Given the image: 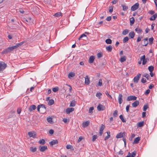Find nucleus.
I'll return each instance as SVG.
<instances>
[{"label": "nucleus", "mask_w": 157, "mask_h": 157, "mask_svg": "<svg viewBox=\"0 0 157 157\" xmlns=\"http://www.w3.org/2000/svg\"><path fill=\"white\" fill-rule=\"evenodd\" d=\"M40 110H41L40 113H44L46 111V108L45 105L44 104L40 105Z\"/></svg>", "instance_id": "obj_1"}, {"label": "nucleus", "mask_w": 157, "mask_h": 157, "mask_svg": "<svg viewBox=\"0 0 157 157\" xmlns=\"http://www.w3.org/2000/svg\"><path fill=\"white\" fill-rule=\"evenodd\" d=\"M139 6V3L138 2L136 3L132 6L131 10L133 11H135L138 8Z\"/></svg>", "instance_id": "obj_2"}, {"label": "nucleus", "mask_w": 157, "mask_h": 157, "mask_svg": "<svg viewBox=\"0 0 157 157\" xmlns=\"http://www.w3.org/2000/svg\"><path fill=\"white\" fill-rule=\"evenodd\" d=\"M6 64L3 62H0V71L4 70L6 67Z\"/></svg>", "instance_id": "obj_3"}, {"label": "nucleus", "mask_w": 157, "mask_h": 157, "mask_svg": "<svg viewBox=\"0 0 157 157\" xmlns=\"http://www.w3.org/2000/svg\"><path fill=\"white\" fill-rule=\"evenodd\" d=\"M141 74H138L137 75L134 77L133 79V81L136 83H137L141 76Z\"/></svg>", "instance_id": "obj_4"}, {"label": "nucleus", "mask_w": 157, "mask_h": 157, "mask_svg": "<svg viewBox=\"0 0 157 157\" xmlns=\"http://www.w3.org/2000/svg\"><path fill=\"white\" fill-rule=\"evenodd\" d=\"M97 109L99 111H103L105 109V107L101 104H99L97 107Z\"/></svg>", "instance_id": "obj_5"}, {"label": "nucleus", "mask_w": 157, "mask_h": 157, "mask_svg": "<svg viewBox=\"0 0 157 157\" xmlns=\"http://www.w3.org/2000/svg\"><path fill=\"white\" fill-rule=\"evenodd\" d=\"M137 99V97L134 96H128L127 99V101H132V100H136Z\"/></svg>", "instance_id": "obj_6"}, {"label": "nucleus", "mask_w": 157, "mask_h": 157, "mask_svg": "<svg viewBox=\"0 0 157 157\" xmlns=\"http://www.w3.org/2000/svg\"><path fill=\"white\" fill-rule=\"evenodd\" d=\"M123 96L121 94H119L118 97V101L119 104H121L123 102Z\"/></svg>", "instance_id": "obj_7"}, {"label": "nucleus", "mask_w": 157, "mask_h": 157, "mask_svg": "<svg viewBox=\"0 0 157 157\" xmlns=\"http://www.w3.org/2000/svg\"><path fill=\"white\" fill-rule=\"evenodd\" d=\"M58 141L56 140H53L49 142V144L51 146H53L54 145H56L58 144Z\"/></svg>", "instance_id": "obj_8"}, {"label": "nucleus", "mask_w": 157, "mask_h": 157, "mask_svg": "<svg viewBox=\"0 0 157 157\" xmlns=\"http://www.w3.org/2000/svg\"><path fill=\"white\" fill-rule=\"evenodd\" d=\"M140 60L143 61L142 64L143 65H145L147 62V59H145V55H143L140 58Z\"/></svg>", "instance_id": "obj_9"}, {"label": "nucleus", "mask_w": 157, "mask_h": 157, "mask_svg": "<svg viewBox=\"0 0 157 157\" xmlns=\"http://www.w3.org/2000/svg\"><path fill=\"white\" fill-rule=\"evenodd\" d=\"M105 128V125L103 124H101V126L99 130V135L101 136L103 133V131Z\"/></svg>", "instance_id": "obj_10"}, {"label": "nucleus", "mask_w": 157, "mask_h": 157, "mask_svg": "<svg viewBox=\"0 0 157 157\" xmlns=\"http://www.w3.org/2000/svg\"><path fill=\"white\" fill-rule=\"evenodd\" d=\"M125 132H123V133L120 132L117 135L116 137L117 138H120L123 137L124 135H125Z\"/></svg>", "instance_id": "obj_11"}, {"label": "nucleus", "mask_w": 157, "mask_h": 157, "mask_svg": "<svg viewBox=\"0 0 157 157\" xmlns=\"http://www.w3.org/2000/svg\"><path fill=\"white\" fill-rule=\"evenodd\" d=\"M28 135L30 137H32L35 138L36 137V134L34 132H28Z\"/></svg>", "instance_id": "obj_12"}, {"label": "nucleus", "mask_w": 157, "mask_h": 157, "mask_svg": "<svg viewBox=\"0 0 157 157\" xmlns=\"http://www.w3.org/2000/svg\"><path fill=\"white\" fill-rule=\"evenodd\" d=\"M90 83L89 78L88 76L86 75L85 77V84L88 85Z\"/></svg>", "instance_id": "obj_13"}, {"label": "nucleus", "mask_w": 157, "mask_h": 157, "mask_svg": "<svg viewBox=\"0 0 157 157\" xmlns=\"http://www.w3.org/2000/svg\"><path fill=\"white\" fill-rule=\"evenodd\" d=\"M74 109L73 108H67L66 109V112L67 114H69L70 113L73 111Z\"/></svg>", "instance_id": "obj_14"}, {"label": "nucleus", "mask_w": 157, "mask_h": 157, "mask_svg": "<svg viewBox=\"0 0 157 157\" xmlns=\"http://www.w3.org/2000/svg\"><path fill=\"white\" fill-rule=\"evenodd\" d=\"M47 149V147L46 146H40L39 148V150L41 152H43Z\"/></svg>", "instance_id": "obj_15"}, {"label": "nucleus", "mask_w": 157, "mask_h": 157, "mask_svg": "<svg viewBox=\"0 0 157 157\" xmlns=\"http://www.w3.org/2000/svg\"><path fill=\"white\" fill-rule=\"evenodd\" d=\"M36 108V106L35 105H32L29 108V112H31L33 110H35Z\"/></svg>", "instance_id": "obj_16"}, {"label": "nucleus", "mask_w": 157, "mask_h": 157, "mask_svg": "<svg viewBox=\"0 0 157 157\" xmlns=\"http://www.w3.org/2000/svg\"><path fill=\"white\" fill-rule=\"evenodd\" d=\"M95 59L94 57L92 56L89 58V62L90 63H93Z\"/></svg>", "instance_id": "obj_17"}, {"label": "nucleus", "mask_w": 157, "mask_h": 157, "mask_svg": "<svg viewBox=\"0 0 157 157\" xmlns=\"http://www.w3.org/2000/svg\"><path fill=\"white\" fill-rule=\"evenodd\" d=\"M139 104V101H136L132 104V105L133 107H136Z\"/></svg>", "instance_id": "obj_18"}, {"label": "nucleus", "mask_w": 157, "mask_h": 157, "mask_svg": "<svg viewBox=\"0 0 157 157\" xmlns=\"http://www.w3.org/2000/svg\"><path fill=\"white\" fill-rule=\"evenodd\" d=\"M157 17V13H155L151 16L149 20L151 21L155 20Z\"/></svg>", "instance_id": "obj_19"}, {"label": "nucleus", "mask_w": 157, "mask_h": 157, "mask_svg": "<svg viewBox=\"0 0 157 157\" xmlns=\"http://www.w3.org/2000/svg\"><path fill=\"white\" fill-rule=\"evenodd\" d=\"M140 140V138L139 137H137L134 140L133 142V144H138L139 141Z\"/></svg>", "instance_id": "obj_20"}, {"label": "nucleus", "mask_w": 157, "mask_h": 157, "mask_svg": "<svg viewBox=\"0 0 157 157\" xmlns=\"http://www.w3.org/2000/svg\"><path fill=\"white\" fill-rule=\"evenodd\" d=\"M135 33L133 32H130L128 34V36L130 38H133L135 36Z\"/></svg>", "instance_id": "obj_21"}, {"label": "nucleus", "mask_w": 157, "mask_h": 157, "mask_svg": "<svg viewBox=\"0 0 157 157\" xmlns=\"http://www.w3.org/2000/svg\"><path fill=\"white\" fill-rule=\"evenodd\" d=\"M113 49V47L111 45H109L108 46H107L106 47V49L109 52H111L112 51Z\"/></svg>", "instance_id": "obj_22"}, {"label": "nucleus", "mask_w": 157, "mask_h": 157, "mask_svg": "<svg viewBox=\"0 0 157 157\" xmlns=\"http://www.w3.org/2000/svg\"><path fill=\"white\" fill-rule=\"evenodd\" d=\"M106 16V15L105 12H104L101 14H100V17L101 19H103Z\"/></svg>", "instance_id": "obj_23"}, {"label": "nucleus", "mask_w": 157, "mask_h": 157, "mask_svg": "<svg viewBox=\"0 0 157 157\" xmlns=\"http://www.w3.org/2000/svg\"><path fill=\"white\" fill-rule=\"evenodd\" d=\"M10 52V49L9 48H7L3 50L2 51V53L4 54H6L8 52Z\"/></svg>", "instance_id": "obj_24"}, {"label": "nucleus", "mask_w": 157, "mask_h": 157, "mask_svg": "<svg viewBox=\"0 0 157 157\" xmlns=\"http://www.w3.org/2000/svg\"><path fill=\"white\" fill-rule=\"evenodd\" d=\"M90 123V122L89 121H87L83 122L82 124L83 126L84 127H86L88 126Z\"/></svg>", "instance_id": "obj_25"}, {"label": "nucleus", "mask_w": 157, "mask_h": 157, "mask_svg": "<svg viewBox=\"0 0 157 157\" xmlns=\"http://www.w3.org/2000/svg\"><path fill=\"white\" fill-rule=\"evenodd\" d=\"M75 75V74L73 72H70L68 75V77L71 78V77H73Z\"/></svg>", "instance_id": "obj_26"}, {"label": "nucleus", "mask_w": 157, "mask_h": 157, "mask_svg": "<svg viewBox=\"0 0 157 157\" xmlns=\"http://www.w3.org/2000/svg\"><path fill=\"white\" fill-rule=\"evenodd\" d=\"M102 80L101 79H100L99 80V81L98 84L96 86L97 87L98 86H102Z\"/></svg>", "instance_id": "obj_27"}, {"label": "nucleus", "mask_w": 157, "mask_h": 157, "mask_svg": "<svg viewBox=\"0 0 157 157\" xmlns=\"http://www.w3.org/2000/svg\"><path fill=\"white\" fill-rule=\"evenodd\" d=\"M130 25H131L133 24L135 22V19L133 17H132L130 19Z\"/></svg>", "instance_id": "obj_28"}, {"label": "nucleus", "mask_w": 157, "mask_h": 157, "mask_svg": "<svg viewBox=\"0 0 157 157\" xmlns=\"http://www.w3.org/2000/svg\"><path fill=\"white\" fill-rule=\"evenodd\" d=\"M121 6L122 7V10L124 11L127 10L128 9V6L124 5H122Z\"/></svg>", "instance_id": "obj_29"}, {"label": "nucleus", "mask_w": 157, "mask_h": 157, "mask_svg": "<svg viewBox=\"0 0 157 157\" xmlns=\"http://www.w3.org/2000/svg\"><path fill=\"white\" fill-rule=\"evenodd\" d=\"M38 143L40 144H42V145H44L45 144V141L44 139H41L39 140Z\"/></svg>", "instance_id": "obj_30"}, {"label": "nucleus", "mask_w": 157, "mask_h": 157, "mask_svg": "<svg viewBox=\"0 0 157 157\" xmlns=\"http://www.w3.org/2000/svg\"><path fill=\"white\" fill-rule=\"evenodd\" d=\"M144 122H139L137 123V126L139 127H141L144 125Z\"/></svg>", "instance_id": "obj_31"}, {"label": "nucleus", "mask_w": 157, "mask_h": 157, "mask_svg": "<svg viewBox=\"0 0 157 157\" xmlns=\"http://www.w3.org/2000/svg\"><path fill=\"white\" fill-rule=\"evenodd\" d=\"M30 150L33 152H35L36 151V148L35 147H31L30 148Z\"/></svg>", "instance_id": "obj_32"}, {"label": "nucleus", "mask_w": 157, "mask_h": 157, "mask_svg": "<svg viewBox=\"0 0 157 157\" xmlns=\"http://www.w3.org/2000/svg\"><path fill=\"white\" fill-rule=\"evenodd\" d=\"M75 105V100L72 101L70 104V106L74 107Z\"/></svg>", "instance_id": "obj_33"}, {"label": "nucleus", "mask_w": 157, "mask_h": 157, "mask_svg": "<svg viewBox=\"0 0 157 157\" xmlns=\"http://www.w3.org/2000/svg\"><path fill=\"white\" fill-rule=\"evenodd\" d=\"M126 60V57L125 56H123V57H121L120 59V61L121 62H123L125 61Z\"/></svg>", "instance_id": "obj_34"}, {"label": "nucleus", "mask_w": 157, "mask_h": 157, "mask_svg": "<svg viewBox=\"0 0 157 157\" xmlns=\"http://www.w3.org/2000/svg\"><path fill=\"white\" fill-rule=\"evenodd\" d=\"M61 14L62 13L61 12H59L55 13L54 16L57 17H59L61 15Z\"/></svg>", "instance_id": "obj_35"}, {"label": "nucleus", "mask_w": 157, "mask_h": 157, "mask_svg": "<svg viewBox=\"0 0 157 157\" xmlns=\"http://www.w3.org/2000/svg\"><path fill=\"white\" fill-rule=\"evenodd\" d=\"M154 67L152 66L148 67V69L150 72H152L154 70Z\"/></svg>", "instance_id": "obj_36"}, {"label": "nucleus", "mask_w": 157, "mask_h": 157, "mask_svg": "<svg viewBox=\"0 0 157 157\" xmlns=\"http://www.w3.org/2000/svg\"><path fill=\"white\" fill-rule=\"evenodd\" d=\"M54 101L53 99H51L49 100L48 102V105H52L54 103Z\"/></svg>", "instance_id": "obj_37"}, {"label": "nucleus", "mask_w": 157, "mask_h": 157, "mask_svg": "<svg viewBox=\"0 0 157 157\" xmlns=\"http://www.w3.org/2000/svg\"><path fill=\"white\" fill-rule=\"evenodd\" d=\"M105 41L106 43L108 44H110L112 43V40L109 39H106Z\"/></svg>", "instance_id": "obj_38"}, {"label": "nucleus", "mask_w": 157, "mask_h": 157, "mask_svg": "<svg viewBox=\"0 0 157 157\" xmlns=\"http://www.w3.org/2000/svg\"><path fill=\"white\" fill-rule=\"evenodd\" d=\"M119 117L120 119L121 120L122 122H125L126 121L125 119H124L123 118V115H121L119 116Z\"/></svg>", "instance_id": "obj_39"}, {"label": "nucleus", "mask_w": 157, "mask_h": 157, "mask_svg": "<svg viewBox=\"0 0 157 157\" xmlns=\"http://www.w3.org/2000/svg\"><path fill=\"white\" fill-rule=\"evenodd\" d=\"M135 30L138 33H140L142 32V30L139 28H136Z\"/></svg>", "instance_id": "obj_40"}, {"label": "nucleus", "mask_w": 157, "mask_h": 157, "mask_svg": "<svg viewBox=\"0 0 157 157\" xmlns=\"http://www.w3.org/2000/svg\"><path fill=\"white\" fill-rule=\"evenodd\" d=\"M48 122L51 124L52 122V118L51 117H48L47 119Z\"/></svg>", "instance_id": "obj_41"}, {"label": "nucleus", "mask_w": 157, "mask_h": 157, "mask_svg": "<svg viewBox=\"0 0 157 157\" xmlns=\"http://www.w3.org/2000/svg\"><path fill=\"white\" fill-rule=\"evenodd\" d=\"M94 109L93 107H90L89 109V112L90 113H93V110Z\"/></svg>", "instance_id": "obj_42"}, {"label": "nucleus", "mask_w": 157, "mask_h": 157, "mask_svg": "<svg viewBox=\"0 0 157 157\" xmlns=\"http://www.w3.org/2000/svg\"><path fill=\"white\" fill-rule=\"evenodd\" d=\"M128 40V38L127 36H126L123 39V42L124 43L126 42Z\"/></svg>", "instance_id": "obj_43"}, {"label": "nucleus", "mask_w": 157, "mask_h": 157, "mask_svg": "<svg viewBox=\"0 0 157 157\" xmlns=\"http://www.w3.org/2000/svg\"><path fill=\"white\" fill-rule=\"evenodd\" d=\"M105 94H106V95L109 98H110L111 99H112V96L109 94L108 92L107 91H106L105 92Z\"/></svg>", "instance_id": "obj_44"}, {"label": "nucleus", "mask_w": 157, "mask_h": 157, "mask_svg": "<svg viewBox=\"0 0 157 157\" xmlns=\"http://www.w3.org/2000/svg\"><path fill=\"white\" fill-rule=\"evenodd\" d=\"M24 43V41H22V42H20V43H17L16 44L17 47H18L20 46H21Z\"/></svg>", "instance_id": "obj_45"}, {"label": "nucleus", "mask_w": 157, "mask_h": 157, "mask_svg": "<svg viewBox=\"0 0 157 157\" xmlns=\"http://www.w3.org/2000/svg\"><path fill=\"white\" fill-rule=\"evenodd\" d=\"M129 32L128 30L126 29L123 31L122 34L124 35H125Z\"/></svg>", "instance_id": "obj_46"}, {"label": "nucleus", "mask_w": 157, "mask_h": 157, "mask_svg": "<svg viewBox=\"0 0 157 157\" xmlns=\"http://www.w3.org/2000/svg\"><path fill=\"white\" fill-rule=\"evenodd\" d=\"M154 40V38L153 37L150 38L149 39V43L151 44L153 43V41Z\"/></svg>", "instance_id": "obj_47"}, {"label": "nucleus", "mask_w": 157, "mask_h": 157, "mask_svg": "<svg viewBox=\"0 0 157 157\" xmlns=\"http://www.w3.org/2000/svg\"><path fill=\"white\" fill-rule=\"evenodd\" d=\"M103 55L102 53L101 52H99L97 54V56L98 58H100L102 57Z\"/></svg>", "instance_id": "obj_48"}, {"label": "nucleus", "mask_w": 157, "mask_h": 157, "mask_svg": "<svg viewBox=\"0 0 157 157\" xmlns=\"http://www.w3.org/2000/svg\"><path fill=\"white\" fill-rule=\"evenodd\" d=\"M98 136L97 135H94L92 136V141L94 142L96 139H97Z\"/></svg>", "instance_id": "obj_49"}, {"label": "nucleus", "mask_w": 157, "mask_h": 157, "mask_svg": "<svg viewBox=\"0 0 157 157\" xmlns=\"http://www.w3.org/2000/svg\"><path fill=\"white\" fill-rule=\"evenodd\" d=\"M117 113H118V111L117 110H115L113 114V116L114 117H117Z\"/></svg>", "instance_id": "obj_50"}, {"label": "nucleus", "mask_w": 157, "mask_h": 157, "mask_svg": "<svg viewBox=\"0 0 157 157\" xmlns=\"http://www.w3.org/2000/svg\"><path fill=\"white\" fill-rule=\"evenodd\" d=\"M137 152L136 151H134L131 154V157H134L136 154Z\"/></svg>", "instance_id": "obj_51"}, {"label": "nucleus", "mask_w": 157, "mask_h": 157, "mask_svg": "<svg viewBox=\"0 0 157 157\" xmlns=\"http://www.w3.org/2000/svg\"><path fill=\"white\" fill-rule=\"evenodd\" d=\"M102 95V94L100 92L97 93L96 94V96L99 98H100V96Z\"/></svg>", "instance_id": "obj_52"}, {"label": "nucleus", "mask_w": 157, "mask_h": 157, "mask_svg": "<svg viewBox=\"0 0 157 157\" xmlns=\"http://www.w3.org/2000/svg\"><path fill=\"white\" fill-rule=\"evenodd\" d=\"M148 106L147 105H144L143 107V111H146L147 109L148 108Z\"/></svg>", "instance_id": "obj_53"}, {"label": "nucleus", "mask_w": 157, "mask_h": 157, "mask_svg": "<svg viewBox=\"0 0 157 157\" xmlns=\"http://www.w3.org/2000/svg\"><path fill=\"white\" fill-rule=\"evenodd\" d=\"M58 90H59L58 87H57L54 88L52 89V90L54 92H56Z\"/></svg>", "instance_id": "obj_54"}, {"label": "nucleus", "mask_w": 157, "mask_h": 157, "mask_svg": "<svg viewBox=\"0 0 157 157\" xmlns=\"http://www.w3.org/2000/svg\"><path fill=\"white\" fill-rule=\"evenodd\" d=\"M144 76L148 80L150 78V76L149 75L147 74H145Z\"/></svg>", "instance_id": "obj_55"}, {"label": "nucleus", "mask_w": 157, "mask_h": 157, "mask_svg": "<svg viewBox=\"0 0 157 157\" xmlns=\"http://www.w3.org/2000/svg\"><path fill=\"white\" fill-rule=\"evenodd\" d=\"M113 6H110L109 7V12L111 13L113 12Z\"/></svg>", "instance_id": "obj_56"}, {"label": "nucleus", "mask_w": 157, "mask_h": 157, "mask_svg": "<svg viewBox=\"0 0 157 157\" xmlns=\"http://www.w3.org/2000/svg\"><path fill=\"white\" fill-rule=\"evenodd\" d=\"M148 13H149L150 14L153 15L155 13V12L153 10H151L149 11L148 12Z\"/></svg>", "instance_id": "obj_57"}, {"label": "nucleus", "mask_w": 157, "mask_h": 157, "mask_svg": "<svg viewBox=\"0 0 157 157\" xmlns=\"http://www.w3.org/2000/svg\"><path fill=\"white\" fill-rule=\"evenodd\" d=\"M66 85L67 86H68L69 87V91L70 92H71V90H72V87H71V85H69L67 84H66Z\"/></svg>", "instance_id": "obj_58"}, {"label": "nucleus", "mask_w": 157, "mask_h": 157, "mask_svg": "<svg viewBox=\"0 0 157 157\" xmlns=\"http://www.w3.org/2000/svg\"><path fill=\"white\" fill-rule=\"evenodd\" d=\"M147 82L146 79L144 78H142L141 79V82L143 83H145Z\"/></svg>", "instance_id": "obj_59"}, {"label": "nucleus", "mask_w": 157, "mask_h": 157, "mask_svg": "<svg viewBox=\"0 0 157 157\" xmlns=\"http://www.w3.org/2000/svg\"><path fill=\"white\" fill-rule=\"evenodd\" d=\"M150 90L149 89L147 90L145 93V94L146 95L148 94L150 92Z\"/></svg>", "instance_id": "obj_60"}, {"label": "nucleus", "mask_w": 157, "mask_h": 157, "mask_svg": "<svg viewBox=\"0 0 157 157\" xmlns=\"http://www.w3.org/2000/svg\"><path fill=\"white\" fill-rule=\"evenodd\" d=\"M85 36H86V35L84 34H82L80 36V37H79V38L78 39V40H80L83 37H85Z\"/></svg>", "instance_id": "obj_61"}, {"label": "nucleus", "mask_w": 157, "mask_h": 157, "mask_svg": "<svg viewBox=\"0 0 157 157\" xmlns=\"http://www.w3.org/2000/svg\"><path fill=\"white\" fill-rule=\"evenodd\" d=\"M83 138L82 136H80L79 137V139H78L77 140V142L78 143H79L80 142L82 139Z\"/></svg>", "instance_id": "obj_62"}, {"label": "nucleus", "mask_w": 157, "mask_h": 157, "mask_svg": "<svg viewBox=\"0 0 157 157\" xmlns=\"http://www.w3.org/2000/svg\"><path fill=\"white\" fill-rule=\"evenodd\" d=\"M54 132V131L53 129H50L49 131V133L51 134H52Z\"/></svg>", "instance_id": "obj_63"}, {"label": "nucleus", "mask_w": 157, "mask_h": 157, "mask_svg": "<svg viewBox=\"0 0 157 157\" xmlns=\"http://www.w3.org/2000/svg\"><path fill=\"white\" fill-rule=\"evenodd\" d=\"M111 19V16L108 17L106 19V20L108 21H110Z\"/></svg>", "instance_id": "obj_64"}]
</instances>
